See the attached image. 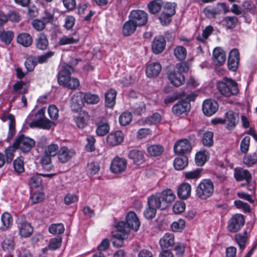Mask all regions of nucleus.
<instances>
[{
  "label": "nucleus",
  "mask_w": 257,
  "mask_h": 257,
  "mask_svg": "<svg viewBox=\"0 0 257 257\" xmlns=\"http://www.w3.org/2000/svg\"><path fill=\"white\" fill-rule=\"evenodd\" d=\"M45 109L41 108L37 112H32L27 117V121L32 120L30 123L31 128L39 127L45 130H49L52 125V122L45 117Z\"/></svg>",
  "instance_id": "f257e3e1"
},
{
  "label": "nucleus",
  "mask_w": 257,
  "mask_h": 257,
  "mask_svg": "<svg viewBox=\"0 0 257 257\" xmlns=\"http://www.w3.org/2000/svg\"><path fill=\"white\" fill-rule=\"evenodd\" d=\"M217 88L223 96L227 97L236 95L239 92L237 83L226 77L217 82Z\"/></svg>",
  "instance_id": "f03ea898"
},
{
  "label": "nucleus",
  "mask_w": 257,
  "mask_h": 257,
  "mask_svg": "<svg viewBox=\"0 0 257 257\" xmlns=\"http://www.w3.org/2000/svg\"><path fill=\"white\" fill-rule=\"evenodd\" d=\"M116 228L117 231L112 233V243L114 246L120 247L123 244V240L127 238L130 229L125 226V223L123 221L118 222Z\"/></svg>",
  "instance_id": "7ed1b4c3"
},
{
  "label": "nucleus",
  "mask_w": 257,
  "mask_h": 257,
  "mask_svg": "<svg viewBox=\"0 0 257 257\" xmlns=\"http://www.w3.org/2000/svg\"><path fill=\"white\" fill-rule=\"evenodd\" d=\"M213 192L214 185L210 179H203L196 190L197 196L202 199H206L211 196Z\"/></svg>",
  "instance_id": "20e7f679"
},
{
  "label": "nucleus",
  "mask_w": 257,
  "mask_h": 257,
  "mask_svg": "<svg viewBox=\"0 0 257 257\" xmlns=\"http://www.w3.org/2000/svg\"><path fill=\"white\" fill-rule=\"evenodd\" d=\"M250 138L249 137H245L242 140V153L245 154L243 158V163L246 166H252L257 162V154L253 153L252 154H247L249 150Z\"/></svg>",
  "instance_id": "39448f33"
},
{
  "label": "nucleus",
  "mask_w": 257,
  "mask_h": 257,
  "mask_svg": "<svg viewBox=\"0 0 257 257\" xmlns=\"http://www.w3.org/2000/svg\"><path fill=\"white\" fill-rule=\"evenodd\" d=\"M73 71V68L71 66L65 63L62 64L60 66V71L57 75L58 84L66 87L69 79L71 77V73Z\"/></svg>",
  "instance_id": "423d86ee"
},
{
  "label": "nucleus",
  "mask_w": 257,
  "mask_h": 257,
  "mask_svg": "<svg viewBox=\"0 0 257 257\" xmlns=\"http://www.w3.org/2000/svg\"><path fill=\"white\" fill-rule=\"evenodd\" d=\"M35 141L30 138L22 135L19 137L14 143L16 149L21 150L24 153L28 152L34 146Z\"/></svg>",
  "instance_id": "0eeeda50"
},
{
  "label": "nucleus",
  "mask_w": 257,
  "mask_h": 257,
  "mask_svg": "<svg viewBox=\"0 0 257 257\" xmlns=\"http://www.w3.org/2000/svg\"><path fill=\"white\" fill-rule=\"evenodd\" d=\"M75 155L74 149L63 146L59 150L57 158L60 163L65 164L71 160Z\"/></svg>",
  "instance_id": "6e6552de"
},
{
  "label": "nucleus",
  "mask_w": 257,
  "mask_h": 257,
  "mask_svg": "<svg viewBox=\"0 0 257 257\" xmlns=\"http://www.w3.org/2000/svg\"><path fill=\"white\" fill-rule=\"evenodd\" d=\"M127 161L126 159L115 157L112 161L110 165V170L114 174H120L126 169Z\"/></svg>",
  "instance_id": "1a4fd4ad"
},
{
  "label": "nucleus",
  "mask_w": 257,
  "mask_h": 257,
  "mask_svg": "<svg viewBox=\"0 0 257 257\" xmlns=\"http://www.w3.org/2000/svg\"><path fill=\"white\" fill-rule=\"evenodd\" d=\"M218 109V103L213 99H208L204 100L203 102L202 111L206 116H212L217 112Z\"/></svg>",
  "instance_id": "9d476101"
},
{
  "label": "nucleus",
  "mask_w": 257,
  "mask_h": 257,
  "mask_svg": "<svg viewBox=\"0 0 257 257\" xmlns=\"http://www.w3.org/2000/svg\"><path fill=\"white\" fill-rule=\"evenodd\" d=\"M17 226L19 230V234L22 237H29L33 232V228L31 224L20 218L18 219L17 221Z\"/></svg>",
  "instance_id": "9b49d317"
},
{
  "label": "nucleus",
  "mask_w": 257,
  "mask_h": 257,
  "mask_svg": "<svg viewBox=\"0 0 257 257\" xmlns=\"http://www.w3.org/2000/svg\"><path fill=\"white\" fill-rule=\"evenodd\" d=\"M192 150L190 142L187 139H182L177 142L174 147L176 154H186L189 153Z\"/></svg>",
  "instance_id": "f8f14e48"
},
{
  "label": "nucleus",
  "mask_w": 257,
  "mask_h": 257,
  "mask_svg": "<svg viewBox=\"0 0 257 257\" xmlns=\"http://www.w3.org/2000/svg\"><path fill=\"white\" fill-rule=\"evenodd\" d=\"M130 17L138 26L145 25L148 22V14L141 10H134L131 12Z\"/></svg>",
  "instance_id": "ddd939ff"
},
{
  "label": "nucleus",
  "mask_w": 257,
  "mask_h": 257,
  "mask_svg": "<svg viewBox=\"0 0 257 257\" xmlns=\"http://www.w3.org/2000/svg\"><path fill=\"white\" fill-rule=\"evenodd\" d=\"M239 56L238 49L234 48L231 50L228 59V66L230 70L235 71L237 70L239 62Z\"/></svg>",
  "instance_id": "4468645a"
},
{
  "label": "nucleus",
  "mask_w": 257,
  "mask_h": 257,
  "mask_svg": "<svg viewBox=\"0 0 257 257\" xmlns=\"http://www.w3.org/2000/svg\"><path fill=\"white\" fill-rule=\"evenodd\" d=\"M148 205L156 209L158 208L164 209L167 207V205L162 201L160 193H156L149 197L148 198Z\"/></svg>",
  "instance_id": "2eb2a0df"
},
{
  "label": "nucleus",
  "mask_w": 257,
  "mask_h": 257,
  "mask_svg": "<svg viewBox=\"0 0 257 257\" xmlns=\"http://www.w3.org/2000/svg\"><path fill=\"white\" fill-rule=\"evenodd\" d=\"M167 77L170 82L176 87L182 85L185 82L184 76L175 69L168 72Z\"/></svg>",
  "instance_id": "dca6fc26"
},
{
  "label": "nucleus",
  "mask_w": 257,
  "mask_h": 257,
  "mask_svg": "<svg viewBox=\"0 0 257 257\" xmlns=\"http://www.w3.org/2000/svg\"><path fill=\"white\" fill-rule=\"evenodd\" d=\"M1 119L3 121H6L8 120L9 122V132L8 135L7 140H11L15 134V119L14 115L9 114L6 111H4L1 116Z\"/></svg>",
  "instance_id": "f3484780"
},
{
  "label": "nucleus",
  "mask_w": 257,
  "mask_h": 257,
  "mask_svg": "<svg viewBox=\"0 0 257 257\" xmlns=\"http://www.w3.org/2000/svg\"><path fill=\"white\" fill-rule=\"evenodd\" d=\"M124 140V134L120 131L110 133L107 137L106 142L110 146L120 145Z\"/></svg>",
  "instance_id": "a211bd4d"
},
{
  "label": "nucleus",
  "mask_w": 257,
  "mask_h": 257,
  "mask_svg": "<svg viewBox=\"0 0 257 257\" xmlns=\"http://www.w3.org/2000/svg\"><path fill=\"white\" fill-rule=\"evenodd\" d=\"M125 226L128 227L130 230L131 228L137 231L138 230L140 226V221L134 212H129L126 216Z\"/></svg>",
  "instance_id": "6ab92c4d"
},
{
  "label": "nucleus",
  "mask_w": 257,
  "mask_h": 257,
  "mask_svg": "<svg viewBox=\"0 0 257 257\" xmlns=\"http://www.w3.org/2000/svg\"><path fill=\"white\" fill-rule=\"evenodd\" d=\"M224 120L226 124V128L232 130L238 122V116L232 111L229 110L225 113Z\"/></svg>",
  "instance_id": "aec40b11"
},
{
  "label": "nucleus",
  "mask_w": 257,
  "mask_h": 257,
  "mask_svg": "<svg viewBox=\"0 0 257 257\" xmlns=\"http://www.w3.org/2000/svg\"><path fill=\"white\" fill-rule=\"evenodd\" d=\"M241 226V215L235 214L233 215L228 222L227 229L231 232H236Z\"/></svg>",
  "instance_id": "412c9836"
},
{
  "label": "nucleus",
  "mask_w": 257,
  "mask_h": 257,
  "mask_svg": "<svg viewBox=\"0 0 257 257\" xmlns=\"http://www.w3.org/2000/svg\"><path fill=\"white\" fill-rule=\"evenodd\" d=\"M166 46V41L163 36L155 38L152 44V49L154 53L158 54L161 53Z\"/></svg>",
  "instance_id": "4be33fe9"
},
{
  "label": "nucleus",
  "mask_w": 257,
  "mask_h": 257,
  "mask_svg": "<svg viewBox=\"0 0 257 257\" xmlns=\"http://www.w3.org/2000/svg\"><path fill=\"white\" fill-rule=\"evenodd\" d=\"M162 70V66L158 62H153L146 67V73L147 77L152 78L157 77Z\"/></svg>",
  "instance_id": "5701e85b"
},
{
  "label": "nucleus",
  "mask_w": 257,
  "mask_h": 257,
  "mask_svg": "<svg viewBox=\"0 0 257 257\" xmlns=\"http://www.w3.org/2000/svg\"><path fill=\"white\" fill-rule=\"evenodd\" d=\"M117 94L116 91L114 89H108L104 94L105 105L112 108L115 104V99Z\"/></svg>",
  "instance_id": "b1692460"
},
{
  "label": "nucleus",
  "mask_w": 257,
  "mask_h": 257,
  "mask_svg": "<svg viewBox=\"0 0 257 257\" xmlns=\"http://www.w3.org/2000/svg\"><path fill=\"white\" fill-rule=\"evenodd\" d=\"M191 186L188 183H182L179 185L177 190L178 197L182 199H186L191 195Z\"/></svg>",
  "instance_id": "393cba45"
},
{
  "label": "nucleus",
  "mask_w": 257,
  "mask_h": 257,
  "mask_svg": "<svg viewBox=\"0 0 257 257\" xmlns=\"http://www.w3.org/2000/svg\"><path fill=\"white\" fill-rule=\"evenodd\" d=\"M89 117L88 113L85 111H83L78 116H75L74 120L78 127L83 128L87 126Z\"/></svg>",
  "instance_id": "a878e982"
},
{
  "label": "nucleus",
  "mask_w": 257,
  "mask_h": 257,
  "mask_svg": "<svg viewBox=\"0 0 257 257\" xmlns=\"http://www.w3.org/2000/svg\"><path fill=\"white\" fill-rule=\"evenodd\" d=\"M54 174H35L30 177L29 181V185L31 187L37 188L42 184V180L41 178V176L51 178L54 176Z\"/></svg>",
  "instance_id": "bb28decb"
},
{
  "label": "nucleus",
  "mask_w": 257,
  "mask_h": 257,
  "mask_svg": "<svg viewBox=\"0 0 257 257\" xmlns=\"http://www.w3.org/2000/svg\"><path fill=\"white\" fill-rule=\"evenodd\" d=\"M190 105L186 101H181L174 105L172 107L173 112L177 115H180L189 111Z\"/></svg>",
  "instance_id": "cd10ccee"
},
{
  "label": "nucleus",
  "mask_w": 257,
  "mask_h": 257,
  "mask_svg": "<svg viewBox=\"0 0 257 257\" xmlns=\"http://www.w3.org/2000/svg\"><path fill=\"white\" fill-rule=\"evenodd\" d=\"M138 25L132 19L126 21L122 29V33L124 36H130L133 34L136 30Z\"/></svg>",
  "instance_id": "c85d7f7f"
},
{
  "label": "nucleus",
  "mask_w": 257,
  "mask_h": 257,
  "mask_svg": "<svg viewBox=\"0 0 257 257\" xmlns=\"http://www.w3.org/2000/svg\"><path fill=\"white\" fill-rule=\"evenodd\" d=\"M212 59L215 63L219 65L223 64L226 60L224 51L220 48H215L213 52Z\"/></svg>",
  "instance_id": "c756f323"
},
{
  "label": "nucleus",
  "mask_w": 257,
  "mask_h": 257,
  "mask_svg": "<svg viewBox=\"0 0 257 257\" xmlns=\"http://www.w3.org/2000/svg\"><path fill=\"white\" fill-rule=\"evenodd\" d=\"M160 245L162 248L172 246L174 243V235L173 233H166L160 239Z\"/></svg>",
  "instance_id": "7c9ffc66"
},
{
  "label": "nucleus",
  "mask_w": 257,
  "mask_h": 257,
  "mask_svg": "<svg viewBox=\"0 0 257 257\" xmlns=\"http://www.w3.org/2000/svg\"><path fill=\"white\" fill-rule=\"evenodd\" d=\"M128 156L137 165L141 164L144 160V155L142 151L138 150H132L130 151Z\"/></svg>",
  "instance_id": "2f4dec72"
},
{
  "label": "nucleus",
  "mask_w": 257,
  "mask_h": 257,
  "mask_svg": "<svg viewBox=\"0 0 257 257\" xmlns=\"http://www.w3.org/2000/svg\"><path fill=\"white\" fill-rule=\"evenodd\" d=\"M209 157V153L205 150H201L196 154L195 163L197 166L204 165Z\"/></svg>",
  "instance_id": "473e14b6"
},
{
  "label": "nucleus",
  "mask_w": 257,
  "mask_h": 257,
  "mask_svg": "<svg viewBox=\"0 0 257 257\" xmlns=\"http://www.w3.org/2000/svg\"><path fill=\"white\" fill-rule=\"evenodd\" d=\"M1 221L3 225L1 227V229L3 231H6L10 228L13 222V219L11 215L7 212H4L1 216Z\"/></svg>",
  "instance_id": "72a5a7b5"
},
{
  "label": "nucleus",
  "mask_w": 257,
  "mask_h": 257,
  "mask_svg": "<svg viewBox=\"0 0 257 257\" xmlns=\"http://www.w3.org/2000/svg\"><path fill=\"white\" fill-rule=\"evenodd\" d=\"M147 151L150 156L157 157L163 153L164 148L159 145H148L147 147Z\"/></svg>",
  "instance_id": "f704fd0d"
},
{
  "label": "nucleus",
  "mask_w": 257,
  "mask_h": 257,
  "mask_svg": "<svg viewBox=\"0 0 257 257\" xmlns=\"http://www.w3.org/2000/svg\"><path fill=\"white\" fill-rule=\"evenodd\" d=\"M36 47L40 50H46L48 46L49 42L46 36L43 33L39 34L35 40Z\"/></svg>",
  "instance_id": "c9c22d12"
},
{
  "label": "nucleus",
  "mask_w": 257,
  "mask_h": 257,
  "mask_svg": "<svg viewBox=\"0 0 257 257\" xmlns=\"http://www.w3.org/2000/svg\"><path fill=\"white\" fill-rule=\"evenodd\" d=\"M188 163V158L185 155H182L181 157L176 158L173 162L174 168L177 170H183Z\"/></svg>",
  "instance_id": "e433bc0d"
},
{
  "label": "nucleus",
  "mask_w": 257,
  "mask_h": 257,
  "mask_svg": "<svg viewBox=\"0 0 257 257\" xmlns=\"http://www.w3.org/2000/svg\"><path fill=\"white\" fill-rule=\"evenodd\" d=\"M79 38L76 35L73 36L64 35L59 39L58 44L59 45H66L75 44L78 42Z\"/></svg>",
  "instance_id": "4c0bfd02"
},
{
  "label": "nucleus",
  "mask_w": 257,
  "mask_h": 257,
  "mask_svg": "<svg viewBox=\"0 0 257 257\" xmlns=\"http://www.w3.org/2000/svg\"><path fill=\"white\" fill-rule=\"evenodd\" d=\"M17 42L19 44L24 47L30 46L33 42V39L31 35L28 33H21L17 37Z\"/></svg>",
  "instance_id": "58836bf2"
},
{
  "label": "nucleus",
  "mask_w": 257,
  "mask_h": 257,
  "mask_svg": "<svg viewBox=\"0 0 257 257\" xmlns=\"http://www.w3.org/2000/svg\"><path fill=\"white\" fill-rule=\"evenodd\" d=\"M109 125L106 120H101L97 124L96 133L99 136H103L109 131Z\"/></svg>",
  "instance_id": "ea45409f"
},
{
  "label": "nucleus",
  "mask_w": 257,
  "mask_h": 257,
  "mask_svg": "<svg viewBox=\"0 0 257 257\" xmlns=\"http://www.w3.org/2000/svg\"><path fill=\"white\" fill-rule=\"evenodd\" d=\"M160 194L162 198V201L167 205L168 203L173 202L176 196L174 192L169 189H167L163 191Z\"/></svg>",
  "instance_id": "a19ab883"
},
{
  "label": "nucleus",
  "mask_w": 257,
  "mask_h": 257,
  "mask_svg": "<svg viewBox=\"0 0 257 257\" xmlns=\"http://www.w3.org/2000/svg\"><path fill=\"white\" fill-rule=\"evenodd\" d=\"M83 94L81 92H77L71 97L72 105L76 108H79L83 105Z\"/></svg>",
  "instance_id": "79ce46f5"
},
{
  "label": "nucleus",
  "mask_w": 257,
  "mask_h": 257,
  "mask_svg": "<svg viewBox=\"0 0 257 257\" xmlns=\"http://www.w3.org/2000/svg\"><path fill=\"white\" fill-rule=\"evenodd\" d=\"M162 3L160 0L152 1L148 5V8L150 13L153 14L158 13L162 7Z\"/></svg>",
  "instance_id": "37998d69"
},
{
  "label": "nucleus",
  "mask_w": 257,
  "mask_h": 257,
  "mask_svg": "<svg viewBox=\"0 0 257 257\" xmlns=\"http://www.w3.org/2000/svg\"><path fill=\"white\" fill-rule=\"evenodd\" d=\"M59 149L58 144L52 143L45 148V154L51 157H54L58 155Z\"/></svg>",
  "instance_id": "c03bdc74"
},
{
  "label": "nucleus",
  "mask_w": 257,
  "mask_h": 257,
  "mask_svg": "<svg viewBox=\"0 0 257 257\" xmlns=\"http://www.w3.org/2000/svg\"><path fill=\"white\" fill-rule=\"evenodd\" d=\"M213 133L207 131L204 133L202 137V143L204 146L210 147L213 145Z\"/></svg>",
  "instance_id": "a18cd8bd"
},
{
  "label": "nucleus",
  "mask_w": 257,
  "mask_h": 257,
  "mask_svg": "<svg viewBox=\"0 0 257 257\" xmlns=\"http://www.w3.org/2000/svg\"><path fill=\"white\" fill-rule=\"evenodd\" d=\"M64 230V225L61 223L52 224L49 227V232L53 234H62Z\"/></svg>",
  "instance_id": "49530a36"
},
{
  "label": "nucleus",
  "mask_w": 257,
  "mask_h": 257,
  "mask_svg": "<svg viewBox=\"0 0 257 257\" xmlns=\"http://www.w3.org/2000/svg\"><path fill=\"white\" fill-rule=\"evenodd\" d=\"M83 99L87 103L90 104H95L100 100L98 95L90 93H85L83 95Z\"/></svg>",
  "instance_id": "de8ad7c7"
},
{
  "label": "nucleus",
  "mask_w": 257,
  "mask_h": 257,
  "mask_svg": "<svg viewBox=\"0 0 257 257\" xmlns=\"http://www.w3.org/2000/svg\"><path fill=\"white\" fill-rule=\"evenodd\" d=\"M201 169L183 172V175L187 180H195L201 177Z\"/></svg>",
  "instance_id": "09e8293b"
},
{
  "label": "nucleus",
  "mask_w": 257,
  "mask_h": 257,
  "mask_svg": "<svg viewBox=\"0 0 257 257\" xmlns=\"http://www.w3.org/2000/svg\"><path fill=\"white\" fill-rule=\"evenodd\" d=\"M255 12V8L254 4L250 1H245L242 5V12L244 13H250L254 14Z\"/></svg>",
  "instance_id": "8fccbe9b"
},
{
  "label": "nucleus",
  "mask_w": 257,
  "mask_h": 257,
  "mask_svg": "<svg viewBox=\"0 0 257 257\" xmlns=\"http://www.w3.org/2000/svg\"><path fill=\"white\" fill-rule=\"evenodd\" d=\"M14 91L19 94L26 93L28 89L26 84L22 81H18L13 86Z\"/></svg>",
  "instance_id": "3c124183"
},
{
  "label": "nucleus",
  "mask_w": 257,
  "mask_h": 257,
  "mask_svg": "<svg viewBox=\"0 0 257 257\" xmlns=\"http://www.w3.org/2000/svg\"><path fill=\"white\" fill-rule=\"evenodd\" d=\"M162 116L158 113H155L151 116L145 118V122L148 125L156 124L160 122L161 120Z\"/></svg>",
  "instance_id": "603ef678"
},
{
  "label": "nucleus",
  "mask_w": 257,
  "mask_h": 257,
  "mask_svg": "<svg viewBox=\"0 0 257 257\" xmlns=\"http://www.w3.org/2000/svg\"><path fill=\"white\" fill-rule=\"evenodd\" d=\"M99 170L100 166L99 163L92 162L88 164L86 171L88 175L93 176L97 174Z\"/></svg>",
  "instance_id": "864d4df0"
},
{
  "label": "nucleus",
  "mask_w": 257,
  "mask_h": 257,
  "mask_svg": "<svg viewBox=\"0 0 257 257\" xmlns=\"http://www.w3.org/2000/svg\"><path fill=\"white\" fill-rule=\"evenodd\" d=\"M174 53L177 59L182 60L186 58L187 51L184 47L178 46L175 48Z\"/></svg>",
  "instance_id": "5fc2aeb1"
},
{
  "label": "nucleus",
  "mask_w": 257,
  "mask_h": 257,
  "mask_svg": "<svg viewBox=\"0 0 257 257\" xmlns=\"http://www.w3.org/2000/svg\"><path fill=\"white\" fill-rule=\"evenodd\" d=\"M132 119V114L130 112H125L119 116V121L121 125L125 126L130 123Z\"/></svg>",
  "instance_id": "6e6d98bb"
},
{
  "label": "nucleus",
  "mask_w": 257,
  "mask_h": 257,
  "mask_svg": "<svg viewBox=\"0 0 257 257\" xmlns=\"http://www.w3.org/2000/svg\"><path fill=\"white\" fill-rule=\"evenodd\" d=\"M185 226V221L183 219H180L172 224L171 228L174 232H181L184 229Z\"/></svg>",
  "instance_id": "4d7b16f0"
},
{
  "label": "nucleus",
  "mask_w": 257,
  "mask_h": 257,
  "mask_svg": "<svg viewBox=\"0 0 257 257\" xmlns=\"http://www.w3.org/2000/svg\"><path fill=\"white\" fill-rule=\"evenodd\" d=\"M51 157L45 154L41 159V164L44 169L50 171L52 168Z\"/></svg>",
  "instance_id": "13d9d810"
},
{
  "label": "nucleus",
  "mask_w": 257,
  "mask_h": 257,
  "mask_svg": "<svg viewBox=\"0 0 257 257\" xmlns=\"http://www.w3.org/2000/svg\"><path fill=\"white\" fill-rule=\"evenodd\" d=\"M14 37V34L12 31H4L0 34V39L6 44H9Z\"/></svg>",
  "instance_id": "bf43d9fd"
},
{
  "label": "nucleus",
  "mask_w": 257,
  "mask_h": 257,
  "mask_svg": "<svg viewBox=\"0 0 257 257\" xmlns=\"http://www.w3.org/2000/svg\"><path fill=\"white\" fill-rule=\"evenodd\" d=\"M213 31V27L208 26L205 28L203 31L202 35H199L197 37V39L203 43L205 42V40L207 39L209 36L211 34Z\"/></svg>",
  "instance_id": "052dcab7"
},
{
  "label": "nucleus",
  "mask_w": 257,
  "mask_h": 257,
  "mask_svg": "<svg viewBox=\"0 0 257 257\" xmlns=\"http://www.w3.org/2000/svg\"><path fill=\"white\" fill-rule=\"evenodd\" d=\"M2 247L3 249L7 252H11L15 248V243L13 239H6L4 240Z\"/></svg>",
  "instance_id": "680f3d73"
},
{
  "label": "nucleus",
  "mask_w": 257,
  "mask_h": 257,
  "mask_svg": "<svg viewBox=\"0 0 257 257\" xmlns=\"http://www.w3.org/2000/svg\"><path fill=\"white\" fill-rule=\"evenodd\" d=\"M42 20L46 23H51L54 20V13L48 9L44 10L42 16Z\"/></svg>",
  "instance_id": "e2e57ef3"
},
{
  "label": "nucleus",
  "mask_w": 257,
  "mask_h": 257,
  "mask_svg": "<svg viewBox=\"0 0 257 257\" xmlns=\"http://www.w3.org/2000/svg\"><path fill=\"white\" fill-rule=\"evenodd\" d=\"M48 112L51 119L56 120L59 117V110L55 105H50L48 108Z\"/></svg>",
  "instance_id": "0e129e2a"
},
{
  "label": "nucleus",
  "mask_w": 257,
  "mask_h": 257,
  "mask_svg": "<svg viewBox=\"0 0 257 257\" xmlns=\"http://www.w3.org/2000/svg\"><path fill=\"white\" fill-rule=\"evenodd\" d=\"M16 148L13 145L7 148L5 150V155L6 158V161L8 163H10L13 160L14 157V153Z\"/></svg>",
  "instance_id": "69168bd1"
},
{
  "label": "nucleus",
  "mask_w": 257,
  "mask_h": 257,
  "mask_svg": "<svg viewBox=\"0 0 257 257\" xmlns=\"http://www.w3.org/2000/svg\"><path fill=\"white\" fill-rule=\"evenodd\" d=\"M45 197V194L40 192H35L30 197L32 204H35L42 201Z\"/></svg>",
  "instance_id": "338daca9"
},
{
  "label": "nucleus",
  "mask_w": 257,
  "mask_h": 257,
  "mask_svg": "<svg viewBox=\"0 0 257 257\" xmlns=\"http://www.w3.org/2000/svg\"><path fill=\"white\" fill-rule=\"evenodd\" d=\"M62 239L60 237H54L50 240L49 248L52 250L58 248L61 244Z\"/></svg>",
  "instance_id": "774afa93"
}]
</instances>
